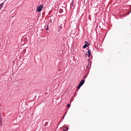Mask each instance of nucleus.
Masks as SVG:
<instances>
[{
    "label": "nucleus",
    "instance_id": "obj_1",
    "mask_svg": "<svg viewBox=\"0 0 131 131\" xmlns=\"http://www.w3.org/2000/svg\"><path fill=\"white\" fill-rule=\"evenodd\" d=\"M43 8V5L41 4L40 5H39V6H38L37 7L36 11L38 12H41V11L42 10Z\"/></svg>",
    "mask_w": 131,
    "mask_h": 131
},
{
    "label": "nucleus",
    "instance_id": "obj_2",
    "mask_svg": "<svg viewBox=\"0 0 131 131\" xmlns=\"http://www.w3.org/2000/svg\"><path fill=\"white\" fill-rule=\"evenodd\" d=\"M85 45L83 46V49H86L89 46H90V43L88 42V41H85Z\"/></svg>",
    "mask_w": 131,
    "mask_h": 131
},
{
    "label": "nucleus",
    "instance_id": "obj_3",
    "mask_svg": "<svg viewBox=\"0 0 131 131\" xmlns=\"http://www.w3.org/2000/svg\"><path fill=\"white\" fill-rule=\"evenodd\" d=\"M5 3H6V1H4L2 3L0 4V11L4 7V5H5Z\"/></svg>",
    "mask_w": 131,
    "mask_h": 131
},
{
    "label": "nucleus",
    "instance_id": "obj_4",
    "mask_svg": "<svg viewBox=\"0 0 131 131\" xmlns=\"http://www.w3.org/2000/svg\"><path fill=\"white\" fill-rule=\"evenodd\" d=\"M84 82H85V80H82L80 82L79 85H81V86H82V85H83V84L84 83Z\"/></svg>",
    "mask_w": 131,
    "mask_h": 131
},
{
    "label": "nucleus",
    "instance_id": "obj_5",
    "mask_svg": "<svg viewBox=\"0 0 131 131\" xmlns=\"http://www.w3.org/2000/svg\"><path fill=\"white\" fill-rule=\"evenodd\" d=\"M61 30H62V26H59L58 27V32H61Z\"/></svg>",
    "mask_w": 131,
    "mask_h": 131
},
{
    "label": "nucleus",
    "instance_id": "obj_6",
    "mask_svg": "<svg viewBox=\"0 0 131 131\" xmlns=\"http://www.w3.org/2000/svg\"><path fill=\"white\" fill-rule=\"evenodd\" d=\"M91 50L89 49L88 50V57H91Z\"/></svg>",
    "mask_w": 131,
    "mask_h": 131
},
{
    "label": "nucleus",
    "instance_id": "obj_7",
    "mask_svg": "<svg viewBox=\"0 0 131 131\" xmlns=\"http://www.w3.org/2000/svg\"><path fill=\"white\" fill-rule=\"evenodd\" d=\"M74 4V1L72 0L70 8H72V7H73Z\"/></svg>",
    "mask_w": 131,
    "mask_h": 131
},
{
    "label": "nucleus",
    "instance_id": "obj_8",
    "mask_svg": "<svg viewBox=\"0 0 131 131\" xmlns=\"http://www.w3.org/2000/svg\"><path fill=\"white\" fill-rule=\"evenodd\" d=\"M48 124H49V123H48V122H46L44 124L43 126H45V127H46V126H47Z\"/></svg>",
    "mask_w": 131,
    "mask_h": 131
},
{
    "label": "nucleus",
    "instance_id": "obj_9",
    "mask_svg": "<svg viewBox=\"0 0 131 131\" xmlns=\"http://www.w3.org/2000/svg\"><path fill=\"white\" fill-rule=\"evenodd\" d=\"M59 13L60 14H62V13H63V10L62 9H59Z\"/></svg>",
    "mask_w": 131,
    "mask_h": 131
},
{
    "label": "nucleus",
    "instance_id": "obj_10",
    "mask_svg": "<svg viewBox=\"0 0 131 131\" xmlns=\"http://www.w3.org/2000/svg\"><path fill=\"white\" fill-rule=\"evenodd\" d=\"M3 125V122L2 121V120H0V126H2Z\"/></svg>",
    "mask_w": 131,
    "mask_h": 131
},
{
    "label": "nucleus",
    "instance_id": "obj_11",
    "mask_svg": "<svg viewBox=\"0 0 131 131\" xmlns=\"http://www.w3.org/2000/svg\"><path fill=\"white\" fill-rule=\"evenodd\" d=\"M80 88H81V86L80 85H78V87H77V89L79 90V89H80Z\"/></svg>",
    "mask_w": 131,
    "mask_h": 131
},
{
    "label": "nucleus",
    "instance_id": "obj_12",
    "mask_svg": "<svg viewBox=\"0 0 131 131\" xmlns=\"http://www.w3.org/2000/svg\"><path fill=\"white\" fill-rule=\"evenodd\" d=\"M71 105L70 103H69L67 104V107H70Z\"/></svg>",
    "mask_w": 131,
    "mask_h": 131
},
{
    "label": "nucleus",
    "instance_id": "obj_13",
    "mask_svg": "<svg viewBox=\"0 0 131 131\" xmlns=\"http://www.w3.org/2000/svg\"><path fill=\"white\" fill-rule=\"evenodd\" d=\"M46 30H49V25H48V27L46 28Z\"/></svg>",
    "mask_w": 131,
    "mask_h": 131
},
{
    "label": "nucleus",
    "instance_id": "obj_14",
    "mask_svg": "<svg viewBox=\"0 0 131 131\" xmlns=\"http://www.w3.org/2000/svg\"><path fill=\"white\" fill-rule=\"evenodd\" d=\"M83 78H86V75H84V76H83Z\"/></svg>",
    "mask_w": 131,
    "mask_h": 131
},
{
    "label": "nucleus",
    "instance_id": "obj_15",
    "mask_svg": "<svg viewBox=\"0 0 131 131\" xmlns=\"http://www.w3.org/2000/svg\"><path fill=\"white\" fill-rule=\"evenodd\" d=\"M68 129V128L66 129V130H67Z\"/></svg>",
    "mask_w": 131,
    "mask_h": 131
},
{
    "label": "nucleus",
    "instance_id": "obj_16",
    "mask_svg": "<svg viewBox=\"0 0 131 131\" xmlns=\"http://www.w3.org/2000/svg\"><path fill=\"white\" fill-rule=\"evenodd\" d=\"M63 119H64V117H63Z\"/></svg>",
    "mask_w": 131,
    "mask_h": 131
}]
</instances>
